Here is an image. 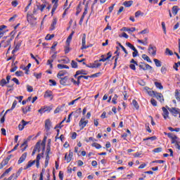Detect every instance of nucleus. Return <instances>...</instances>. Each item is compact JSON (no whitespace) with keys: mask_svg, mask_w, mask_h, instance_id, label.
Returning <instances> with one entry per match:
<instances>
[{"mask_svg":"<svg viewBox=\"0 0 180 180\" xmlns=\"http://www.w3.org/2000/svg\"><path fill=\"white\" fill-rule=\"evenodd\" d=\"M27 20L28 23L31 25V26H36V25L37 24V22H36V20H37V18H36L34 15H33V14H30L29 13H27Z\"/></svg>","mask_w":180,"mask_h":180,"instance_id":"nucleus-1","label":"nucleus"},{"mask_svg":"<svg viewBox=\"0 0 180 180\" xmlns=\"http://www.w3.org/2000/svg\"><path fill=\"white\" fill-rule=\"evenodd\" d=\"M138 66L139 67V70H143V71H147V70H153V67H151V65L143 62L139 63Z\"/></svg>","mask_w":180,"mask_h":180,"instance_id":"nucleus-2","label":"nucleus"},{"mask_svg":"<svg viewBox=\"0 0 180 180\" xmlns=\"http://www.w3.org/2000/svg\"><path fill=\"white\" fill-rule=\"evenodd\" d=\"M148 50L149 54H151L153 57L157 56V47L153 46L152 44H150Z\"/></svg>","mask_w":180,"mask_h":180,"instance_id":"nucleus-3","label":"nucleus"},{"mask_svg":"<svg viewBox=\"0 0 180 180\" xmlns=\"http://www.w3.org/2000/svg\"><path fill=\"white\" fill-rule=\"evenodd\" d=\"M168 110L170 113L172 114L173 116L176 117V115L180 114V109L177 108H167Z\"/></svg>","mask_w":180,"mask_h":180,"instance_id":"nucleus-4","label":"nucleus"},{"mask_svg":"<svg viewBox=\"0 0 180 180\" xmlns=\"http://www.w3.org/2000/svg\"><path fill=\"white\" fill-rule=\"evenodd\" d=\"M30 140H32V136H29L27 140H25V141L23 142V143L20 146L21 148L22 147H24L21 149L22 153H23V151H25L27 148V141H30Z\"/></svg>","mask_w":180,"mask_h":180,"instance_id":"nucleus-5","label":"nucleus"},{"mask_svg":"<svg viewBox=\"0 0 180 180\" xmlns=\"http://www.w3.org/2000/svg\"><path fill=\"white\" fill-rule=\"evenodd\" d=\"M86 34H83V37H82V50H84L85 49H88V46H86Z\"/></svg>","mask_w":180,"mask_h":180,"instance_id":"nucleus-6","label":"nucleus"},{"mask_svg":"<svg viewBox=\"0 0 180 180\" xmlns=\"http://www.w3.org/2000/svg\"><path fill=\"white\" fill-rule=\"evenodd\" d=\"M87 124L88 120H85V118H82L79 122V126L81 127V130H82Z\"/></svg>","mask_w":180,"mask_h":180,"instance_id":"nucleus-7","label":"nucleus"},{"mask_svg":"<svg viewBox=\"0 0 180 180\" xmlns=\"http://www.w3.org/2000/svg\"><path fill=\"white\" fill-rule=\"evenodd\" d=\"M154 96H155L158 101H160V102H161L162 103V102H164V96H162V94L156 91Z\"/></svg>","mask_w":180,"mask_h":180,"instance_id":"nucleus-8","label":"nucleus"},{"mask_svg":"<svg viewBox=\"0 0 180 180\" xmlns=\"http://www.w3.org/2000/svg\"><path fill=\"white\" fill-rule=\"evenodd\" d=\"M22 124H19L18 125V129L20 131H22V130H23V129H25V126H26V124H29V122H26L25 121V120H22L21 121Z\"/></svg>","mask_w":180,"mask_h":180,"instance_id":"nucleus-9","label":"nucleus"},{"mask_svg":"<svg viewBox=\"0 0 180 180\" xmlns=\"http://www.w3.org/2000/svg\"><path fill=\"white\" fill-rule=\"evenodd\" d=\"M59 79L60 85H67V81H68V76H65V77H60Z\"/></svg>","mask_w":180,"mask_h":180,"instance_id":"nucleus-10","label":"nucleus"},{"mask_svg":"<svg viewBox=\"0 0 180 180\" xmlns=\"http://www.w3.org/2000/svg\"><path fill=\"white\" fill-rule=\"evenodd\" d=\"M115 54H117L115 56H114L112 58H115V63H114V68H116V65H117V60L119 59V56H120V52H119L118 51H116L115 52Z\"/></svg>","mask_w":180,"mask_h":180,"instance_id":"nucleus-11","label":"nucleus"},{"mask_svg":"<svg viewBox=\"0 0 180 180\" xmlns=\"http://www.w3.org/2000/svg\"><path fill=\"white\" fill-rule=\"evenodd\" d=\"M26 157H27V153H24L18 160V164H22L26 160Z\"/></svg>","mask_w":180,"mask_h":180,"instance_id":"nucleus-12","label":"nucleus"},{"mask_svg":"<svg viewBox=\"0 0 180 180\" xmlns=\"http://www.w3.org/2000/svg\"><path fill=\"white\" fill-rule=\"evenodd\" d=\"M121 30L122 32H136V27H131V28H129V27H124L121 29Z\"/></svg>","mask_w":180,"mask_h":180,"instance_id":"nucleus-13","label":"nucleus"},{"mask_svg":"<svg viewBox=\"0 0 180 180\" xmlns=\"http://www.w3.org/2000/svg\"><path fill=\"white\" fill-rule=\"evenodd\" d=\"M50 127H51V121H50V120H46L45 121V129H47V131L50 130Z\"/></svg>","mask_w":180,"mask_h":180,"instance_id":"nucleus-14","label":"nucleus"},{"mask_svg":"<svg viewBox=\"0 0 180 180\" xmlns=\"http://www.w3.org/2000/svg\"><path fill=\"white\" fill-rule=\"evenodd\" d=\"M18 105V101L16 100H15L13 103L12 107L11 109H8L6 111V112L4 113V115H6V113H8V112H11V110H13L15 108H16V105Z\"/></svg>","mask_w":180,"mask_h":180,"instance_id":"nucleus-15","label":"nucleus"},{"mask_svg":"<svg viewBox=\"0 0 180 180\" xmlns=\"http://www.w3.org/2000/svg\"><path fill=\"white\" fill-rule=\"evenodd\" d=\"M162 110L163 111L164 119H167V117H168V115H169V112H168V110H167L165 107H162Z\"/></svg>","mask_w":180,"mask_h":180,"instance_id":"nucleus-16","label":"nucleus"},{"mask_svg":"<svg viewBox=\"0 0 180 180\" xmlns=\"http://www.w3.org/2000/svg\"><path fill=\"white\" fill-rule=\"evenodd\" d=\"M56 25H57V18H53L49 30L51 31L54 30L56 29Z\"/></svg>","mask_w":180,"mask_h":180,"instance_id":"nucleus-17","label":"nucleus"},{"mask_svg":"<svg viewBox=\"0 0 180 180\" xmlns=\"http://www.w3.org/2000/svg\"><path fill=\"white\" fill-rule=\"evenodd\" d=\"M44 98H51V100L53 99V91H46L44 94Z\"/></svg>","mask_w":180,"mask_h":180,"instance_id":"nucleus-18","label":"nucleus"},{"mask_svg":"<svg viewBox=\"0 0 180 180\" xmlns=\"http://www.w3.org/2000/svg\"><path fill=\"white\" fill-rule=\"evenodd\" d=\"M74 31H72L71 32V34L69 35V37H68L67 40H66V44H68V46H70V43L71 42V40H72V36H74Z\"/></svg>","mask_w":180,"mask_h":180,"instance_id":"nucleus-19","label":"nucleus"},{"mask_svg":"<svg viewBox=\"0 0 180 180\" xmlns=\"http://www.w3.org/2000/svg\"><path fill=\"white\" fill-rule=\"evenodd\" d=\"M174 96H175L176 101H178V102H180V90L176 89L175 91Z\"/></svg>","mask_w":180,"mask_h":180,"instance_id":"nucleus-20","label":"nucleus"},{"mask_svg":"<svg viewBox=\"0 0 180 180\" xmlns=\"http://www.w3.org/2000/svg\"><path fill=\"white\" fill-rule=\"evenodd\" d=\"M66 74H68V72L65 70H61L57 74V78H61V77H64Z\"/></svg>","mask_w":180,"mask_h":180,"instance_id":"nucleus-21","label":"nucleus"},{"mask_svg":"<svg viewBox=\"0 0 180 180\" xmlns=\"http://www.w3.org/2000/svg\"><path fill=\"white\" fill-rule=\"evenodd\" d=\"M34 164H36V160L29 161L27 166H26L25 169H27L28 168H30L31 167H33V165H34Z\"/></svg>","mask_w":180,"mask_h":180,"instance_id":"nucleus-22","label":"nucleus"},{"mask_svg":"<svg viewBox=\"0 0 180 180\" xmlns=\"http://www.w3.org/2000/svg\"><path fill=\"white\" fill-rule=\"evenodd\" d=\"M178 11H179V8H178V6H174L172 7V13L174 16H176V15H177Z\"/></svg>","mask_w":180,"mask_h":180,"instance_id":"nucleus-23","label":"nucleus"},{"mask_svg":"<svg viewBox=\"0 0 180 180\" xmlns=\"http://www.w3.org/2000/svg\"><path fill=\"white\" fill-rule=\"evenodd\" d=\"M40 154H38L35 160L37 168H39L40 167Z\"/></svg>","mask_w":180,"mask_h":180,"instance_id":"nucleus-24","label":"nucleus"},{"mask_svg":"<svg viewBox=\"0 0 180 180\" xmlns=\"http://www.w3.org/2000/svg\"><path fill=\"white\" fill-rule=\"evenodd\" d=\"M88 75V72H86V70H81L77 71V75Z\"/></svg>","mask_w":180,"mask_h":180,"instance_id":"nucleus-25","label":"nucleus"},{"mask_svg":"<svg viewBox=\"0 0 180 180\" xmlns=\"http://www.w3.org/2000/svg\"><path fill=\"white\" fill-rule=\"evenodd\" d=\"M124 6L126 8H130L131 5H133V1H124L123 3Z\"/></svg>","mask_w":180,"mask_h":180,"instance_id":"nucleus-26","label":"nucleus"},{"mask_svg":"<svg viewBox=\"0 0 180 180\" xmlns=\"http://www.w3.org/2000/svg\"><path fill=\"white\" fill-rule=\"evenodd\" d=\"M4 29H6V25H1L0 26V39L4 36V33H5V31H4Z\"/></svg>","mask_w":180,"mask_h":180,"instance_id":"nucleus-27","label":"nucleus"},{"mask_svg":"<svg viewBox=\"0 0 180 180\" xmlns=\"http://www.w3.org/2000/svg\"><path fill=\"white\" fill-rule=\"evenodd\" d=\"M171 140H172V144H176V143L179 141V139L178 138V136L175 135L174 136V137L171 139Z\"/></svg>","mask_w":180,"mask_h":180,"instance_id":"nucleus-28","label":"nucleus"},{"mask_svg":"<svg viewBox=\"0 0 180 180\" xmlns=\"http://www.w3.org/2000/svg\"><path fill=\"white\" fill-rule=\"evenodd\" d=\"M58 68L59 70H63V68H66L67 70H70V67L67 65H63V64H58Z\"/></svg>","mask_w":180,"mask_h":180,"instance_id":"nucleus-29","label":"nucleus"},{"mask_svg":"<svg viewBox=\"0 0 180 180\" xmlns=\"http://www.w3.org/2000/svg\"><path fill=\"white\" fill-rule=\"evenodd\" d=\"M94 68H98V67H101L102 65V63H99L98 60H96L94 63H91Z\"/></svg>","mask_w":180,"mask_h":180,"instance_id":"nucleus-30","label":"nucleus"},{"mask_svg":"<svg viewBox=\"0 0 180 180\" xmlns=\"http://www.w3.org/2000/svg\"><path fill=\"white\" fill-rule=\"evenodd\" d=\"M11 41H12V39H11L9 40H7V41H4L2 46L4 47V48L8 47V46H10Z\"/></svg>","mask_w":180,"mask_h":180,"instance_id":"nucleus-31","label":"nucleus"},{"mask_svg":"<svg viewBox=\"0 0 180 180\" xmlns=\"http://www.w3.org/2000/svg\"><path fill=\"white\" fill-rule=\"evenodd\" d=\"M142 58L144 59L146 61H148V63H153L151 61V59H150V57L146 54L142 55Z\"/></svg>","mask_w":180,"mask_h":180,"instance_id":"nucleus-32","label":"nucleus"},{"mask_svg":"<svg viewBox=\"0 0 180 180\" xmlns=\"http://www.w3.org/2000/svg\"><path fill=\"white\" fill-rule=\"evenodd\" d=\"M155 86L156 88H158V89H164V86H162V84L158 82H155Z\"/></svg>","mask_w":180,"mask_h":180,"instance_id":"nucleus-33","label":"nucleus"},{"mask_svg":"<svg viewBox=\"0 0 180 180\" xmlns=\"http://www.w3.org/2000/svg\"><path fill=\"white\" fill-rule=\"evenodd\" d=\"M153 61L156 65V67H161L162 64H161V61L158 59H153Z\"/></svg>","mask_w":180,"mask_h":180,"instance_id":"nucleus-34","label":"nucleus"},{"mask_svg":"<svg viewBox=\"0 0 180 180\" xmlns=\"http://www.w3.org/2000/svg\"><path fill=\"white\" fill-rule=\"evenodd\" d=\"M165 54L167 56H174V53L172 51L169 50V49L167 48L165 50Z\"/></svg>","mask_w":180,"mask_h":180,"instance_id":"nucleus-35","label":"nucleus"},{"mask_svg":"<svg viewBox=\"0 0 180 180\" xmlns=\"http://www.w3.org/2000/svg\"><path fill=\"white\" fill-rule=\"evenodd\" d=\"M74 153L72 152H70L69 155L67 158V162H71V160H72V155Z\"/></svg>","mask_w":180,"mask_h":180,"instance_id":"nucleus-36","label":"nucleus"},{"mask_svg":"<svg viewBox=\"0 0 180 180\" xmlns=\"http://www.w3.org/2000/svg\"><path fill=\"white\" fill-rule=\"evenodd\" d=\"M22 113H24V115H26L27 112H30L31 110L30 106H28V108L26 107L25 108H22Z\"/></svg>","mask_w":180,"mask_h":180,"instance_id":"nucleus-37","label":"nucleus"},{"mask_svg":"<svg viewBox=\"0 0 180 180\" xmlns=\"http://www.w3.org/2000/svg\"><path fill=\"white\" fill-rule=\"evenodd\" d=\"M71 67L72 68H78V63L75 60H72Z\"/></svg>","mask_w":180,"mask_h":180,"instance_id":"nucleus-38","label":"nucleus"},{"mask_svg":"<svg viewBox=\"0 0 180 180\" xmlns=\"http://www.w3.org/2000/svg\"><path fill=\"white\" fill-rule=\"evenodd\" d=\"M147 140H151V141H154V140H157V136H153L151 137L143 139V141H147Z\"/></svg>","mask_w":180,"mask_h":180,"instance_id":"nucleus-39","label":"nucleus"},{"mask_svg":"<svg viewBox=\"0 0 180 180\" xmlns=\"http://www.w3.org/2000/svg\"><path fill=\"white\" fill-rule=\"evenodd\" d=\"M34 150H36V151H38V153H40V142H37L36 143Z\"/></svg>","mask_w":180,"mask_h":180,"instance_id":"nucleus-40","label":"nucleus"},{"mask_svg":"<svg viewBox=\"0 0 180 180\" xmlns=\"http://www.w3.org/2000/svg\"><path fill=\"white\" fill-rule=\"evenodd\" d=\"M149 32H150V31L148 30V29H145V30H143L139 32L138 33V34H148Z\"/></svg>","mask_w":180,"mask_h":180,"instance_id":"nucleus-41","label":"nucleus"},{"mask_svg":"<svg viewBox=\"0 0 180 180\" xmlns=\"http://www.w3.org/2000/svg\"><path fill=\"white\" fill-rule=\"evenodd\" d=\"M91 146H92V147H95L98 150H99V148H102V146H101V144L97 143H92Z\"/></svg>","mask_w":180,"mask_h":180,"instance_id":"nucleus-42","label":"nucleus"},{"mask_svg":"<svg viewBox=\"0 0 180 180\" xmlns=\"http://www.w3.org/2000/svg\"><path fill=\"white\" fill-rule=\"evenodd\" d=\"M144 15V13H142L140 11H138L135 13V18H139V16H143Z\"/></svg>","mask_w":180,"mask_h":180,"instance_id":"nucleus-43","label":"nucleus"},{"mask_svg":"<svg viewBox=\"0 0 180 180\" xmlns=\"http://www.w3.org/2000/svg\"><path fill=\"white\" fill-rule=\"evenodd\" d=\"M126 46H127V47L131 49V50H134V49H136V47H134V46L133 44H131V43H130V42H127Z\"/></svg>","mask_w":180,"mask_h":180,"instance_id":"nucleus-44","label":"nucleus"},{"mask_svg":"<svg viewBox=\"0 0 180 180\" xmlns=\"http://www.w3.org/2000/svg\"><path fill=\"white\" fill-rule=\"evenodd\" d=\"M6 84H8V83L6 82V80L5 79H2L0 81V86H5V85H6Z\"/></svg>","mask_w":180,"mask_h":180,"instance_id":"nucleus-45","label":"nucleus"},{"mask_svg":"<svg viewBox=\"0 0 180 180\" xmlns=\"http://www.w3.org/2000/svg\"><path fill=\"white\" fill-rule=\"evenodd\" d=\"M133 53L132 56L134 58L137 57V56H139V51H137V49L135 48L134 49H133Z\"/></svg>","mask_w":180,"mask_h":180,"instance_id":"nucleus-46","label":"nucleus"},{"mask_svg":"<svg viewBox=\"0 0 180 180\" xmlns=\"http://www.w3.org/2000/svg\"><path fill=\"white\" fill-rule=\"evenodd\" d=\"M38 9L41 11V12H43L44 11V8H46V4H41L40 6H37Z\"/></svg>","mask_w":180,"mask_h":180,"instance_id":"nucleus-47","label":"nucleus"},{"mask_svg":"<svg viewBox=\"0 0 180 180\" xmlns=\"http://www.w3.org/2000/svg\"><path fill=\"white\" fill-rule=\"evenodd\" d=\"M116 101H117V94H115L114 97L112 98V103H114V105H116V103H117Z\"/></svg>","mask_w":180,"mask_h":180,"instance_id":"nucleus-48","label":"nucleus"},{"mask_svg":"<svg viewBox=\"0 0 180 180\" xmlns=\"http://www.w3.org/2000/svg\"><path fill=\"white\" fill-rule=\"evenodd\" d=\"M111 57V55H110L109 56H107L106 58H105V59H99V63L103 62L105 63V61H108V60H110Z\"/></svg>","mask_w":180,"mask_h":180,"instance_id":"nucleus-49","label":"nucleus"},{"mask_svg":"<svg viewBox=\"0 0 180 180\" xmlns=\"http://www.w3.org/2000/svg\"><path fill=\"white\" fill-rule=\"evenodd\" d=\"M132 105L134 106L135 108L139 109V103L136 100L132 101Z\"/></svg>","mask_w":180,"mask_h":180,"instance_id":"nucleus-50","label":"nucleus"},{"mask_svg":"<svg viewBox=\"0 0 180 180\" xmlns=\"http://www.w3.org/2000/svg\"><path fill=\"white\" fill-rule=\"evenodd\" d=\"M156 92L157 91H151V89H150L149 91H148L147 94H148L150 95V96H154L155 95Z\"/></svg>","mask_w":180,"mask_h":180,"instance_id":"nucleus-51","label":"nucleus"},{"mask_svg":"<svg viewBox=\"0 0 180 180\" xmlns=\"http://www.w3.org/2000/svg\"><path fill=\"white\" fill-rule=\"evenodd\" d=\"M54 37V34H47L46 37V40H51V39H53Z\"/></svg>","mask_w":180,"mask_h":180,"instance_id":"nucleus-52","label":"nucleus"},{"mask_svg":"<svg viewBox=\"0 0 180 180\" xmlns=\"http://www.w3.org/2000/svg\"><path fill=\"white\" fill-rule=\"evenodd\" d=\"M101 74L102 73L101 72L95 73L94 75H90V78H95V77H99V75H101Z\"/></svg>","mask_w":180,"mask_h":180,"instance_id":"nucleus-53","label":"nucleus"},{"mask_svg":"<svg viewBox=\"0 0 180 180\" xmlns=\"http://www.w3.org/2000/svg\"><path fill=\"white\" fill-rule=\"evenodd\" d=\"M81 13V6L79 5L77 8L76 16H78Z\"/></svg>","mask_w":180,"mask_h":180,"instance_id":"nucleus-54","label":"nucleus"},{"mask_svg":"<svg viewBox=\"0 0 180 180\" xmlns=\"http://www.w3.org/2000/svg\"><path fill=\"white\" fill-rule=\"evenodd\" d=\"M27 91L28 92H33V86L30 85H27Z\"/></svg>","mask_w":180,"mask_h":180,"instance_id":"nucleus-55","label":"nucleus"},{"mask_svg":"<svg viewBox=\"0 0 180 180\" xmlns=\"http://www.w3.org/2000/svg\"><path fill=\"white\" fill-rule=\"evenodd\" d=\"M150 103L153 105V106H157V101L154 98H151Z\"/></svg>","mask_w":180,"mask_h":180,"instance_id":"nucleus-56","label":"nucleus"},{"mask_svg":"<svg viewBox=\"0 0 180 180\" xmlns=\"http://www.w3.org/2000/svg\"><path fill=\"white\" fill-rule=\"evenodd\" d=\"M70 53V46L67 45L65 47V54H68Z\"/></svg>","mask_w":180,"mask_h":180,"instance_id":"nucleus-57","label":"nucleus"},{"mask_svg":"<svg viewBox=\"0 0 180 180\" xmlns=\"http://www.w3.org/2000/svg\"><path fill=\"white\" fill-rule=\"evenodd\" d=\"M8 162H9V161L7 160L6 159H5L4 160H3L1 162V165H3V167H5V165H8Z\"/></svg>","mask_w":180,"mask_h":180,"instance_id":"nucleus-58","label":"nucleus"},{"mask_svg":"<svg viewBox=\"0 0 180 180\" xmlns=\"http://www.w3.org/2000/svg\"><path fill=\"white\" fill-rule=\"evenodd\" d=\"M15 75L17 77H22L23 75V72H22V71H17V72H15Z\"/></svg>","mask_w":180,"mask_h":180,"instance_id":"nucleus-59","label":"nucleus"},{"mask_svg":"<svg viewBox=\"0 0 180 180\" xmlns=\"http://www.w3.org/2000/svg\"><path fill=\"white\" fill-rule=\"evenodd\" d=\"M34 76L36 77L37 79H40L41 78V73H34Z\"/></svg>","mask_w":180,"mask_h":180,"instance_id":"nucleus-60","label":"nucleus"},{"mask_svg":"<svg viewBox=\"0 0 180 180\" xmlns=\"http://www.w3.org/2000/svg\"><path fill=\"white\" fill-rule=\"evenodd\" d=\"M154 153H161L162 151V148H157L153 150Z\"/></svg>","mask_w":180,"mask_h":180,"instance_id":"nucleus-61","label":"nucleus"},{"mask_svg":"<svg viewBox=\"0 0 180 180\" xmlns=\"http://www.w3.org/2000/svg\"><path fill=\"white\" fill-rule=\"evenodd\" d=\"M119 37H124L125 39H129V35L126 32H123L122 35H119Z\"/></svg>","mask_w":180,"mask_h":180,"instance_id":"nucleus-62","label":"nucleus"},{"mask_svg":"<svg viewBox=\"0 0 180 180\" xmlns=\"http://www.w3.org/2000/svg\"><path fill=\"white\" fill-rule=\"evenodd\" d=\"M161 72H162V74H165L167 72V68L162 66L161 68Z\"/></svg>","mask_w":180,"mask_h":180,"instance_id":"nucleus-63","label":"nucleus"},{"mask_svg":"<svg viewBox=\"0 0 180 180\" xmlns=\"http://www.w3.org/2000/svg\"><path fill=\"white\" fill-rule=\"evenodd\" d=\"M175 147H176V148H177L178 150H180V141H179L178 143H175Z\"/></svg>","mask_w":180,"mask_h":180,"instance_id":"nucleus-64","label":"nucleus"}]
</instances>
